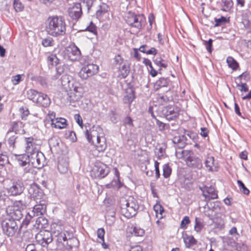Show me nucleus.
Wrapping results in <instances>:
<instances>
[{"mask_svg":"<svg viewBox=\"0 0 251 251\" xmlns=\"http://www.w3.org/2000/svg\"><path fill=\"white\" fill-rule=\"evenodd\" d=\"M61 81L62 86L66 89L70 88L71 86L73 84L72 76L67 75H63L61 77Z\"/></svg>","mask_w":251,"mask_h":251,"instance_id":"c756f323","label":"nucleus"},{"mask_svg":"<svg viewBox=\"0 0 251 251\" xmlns=\"http://www.w3.org/2000/svg\"><path fill=\"white\" fill-rule=\"evenodd\" d=\"M67 234L63 237L62 243H58L61 244L65 248L64 251H70V250L73 248H76L78 244V240L74 237L73 234L71 232H67Z\"/></svg>","mask_w":251,"mask_h":251,"instance_id":"ddd939ff","label":"nucleus"},{"mask_svg":"<svg viewBox=\"0 0 251 251\" xmlns=\"http://www.w3.org/2000/svg\"><path fill=\"white\" fill-rule=\"evenodd\" d=\"M8 162V157L6 155L0 153V165H4Z\"/></svg>","mask_w":251,"mask_h":251,"instance_id":"864d4df0","label":"nucleus"},{"mask_svg":"<svg viewBox=\"0 0 251 251\" xmlns=\"http://www.w3.org/2000/svg\"><path fill=\"white\" fill-rule=\"evenodd\" d=\"M69 90H72V91L75 93L76 94L77 93H80V98H81L82 96V89L80 87H78L77 86H74V84L71 86L70 88H69Z\"/></svg>","mask_w":251,"mask_h":251,"instance_id":"a18cd8bd","label":"nucleus"},{"mask_svg":"<svg viewBox=\"0 0 251 251\" xmlns=\"http://www.w3.org/2000/svg\"><path fill=\"white\" fill-rule=\"evenodd\" d=\"M27 97L33 102L44 107H48L50 103V99L47 95L34 89H30L27 91Z\"/></svg>","mask_w":251,"mask_h":251,"instance_id":"423d86ee","label":"nucleus"},{"mask_svg":"<svg viewBox=\"0 0 251 251\" xmlns=\"http://www.w3.org/2000/svg\"><path fill=\"white\" fill-rule=\"evenodd\" d=\"M105 234L104 230L103 228L98 229L97 231L98 237L102 241H104V235Z\"/></svg>","mask_w":251,"mask_h":251,"instance_id":"5fc2aeb1","label":"nucleus"},{"mask_svg":"<svg viewBox=\"0 0 251 251\" xmlns=\"http://www.w3.org/2000/svg\"><path fill=\"white\" fill-rule=\"evenodd\" d=\"M17 161L21 167H25L24 171L25 174L33 173V168L30 166L28 154H22L18 156Z\"/></svg>","mask_w":251,"mask_h":251,"instance_id":"6ab92c4d","label":"nucleus"},{"mask_svg":"<svg viewBox=\"0 0 251 251\" xmlns=\"http://www.w3.org/2000/svg\"><path fill=\"white\" fill-rule=\"evenodd\" d=\"M20 112L21 113V117L22 119H25V118L29 114L28 109L25 107H22L20 108Z\"/></svg>","mask_w":251,"mask_h":251,"instance_id":"49530a36","label":"nucleus"},{"mask_svg":"<svg viewBox=\"0 0 251 251\" xmlns=\"http://www.w3.org/2000/svg\"><path fill=\"white\" fill-rule=\"evenodd\" d=\"M80 51L75 46H70L64 50H60L58 54L66 60L72 61L77 60L80 56Z\"/></svg>","mask_w":251,"mask_h":251,"instance_id":"0eeeda50","label":"nucleus"},{"mask_svg":"<svg viewBox=\"0 0 251 251\" xmlns=\"http://www.w3.org/2000/svg\"><path fill=\"white\" fill-rule=\"evenodd\" d=\"M159 164V163L157 161H155L154 167H155V175H156V178H159L160 176Z\"/></svg>","mask_w":251,"mask_h":251,"instance_id":"13d9d810","label":"nucleus"},{"mask_svg":"<svg viewBox=\"0 0 251 251\" xmlns=\"http://www.w3.org/2000/svg\"><path fill=\"white\" fill-rule=\"evenodd\" d=\"M47 33L54 37L64 36L66 34V24L64 19L60 16H50L46 23Z\"/></svg>","mask_w":251,"mask_h":251,"instance_id":"f03ea898","label":"nucleus"},{"mask_svg":"<svg viewBox=\"0 0 251 251\" xmlns=\"http://www.w3.org/2000/svg\"><path fill=\"white\" fill-rule=\"evenodd\" d=\"M88 142L95 146L99 152L104 151L107 148L106 140L103 129L99 126H93L85 132Z\"/></svg>","mask_w":251,"mask_h":251,"instance_id":"f257e3e1","label":"nucleus"},{"mask_svg":"<svg viewBox=\"0 0 251 251\" xmlns=\"http://www.w3.org/2000/svg\"><path fill=\"white\" fill-rule=\"evenodd\" d=\"M109 172V168L104 164L96 162L91 172V176L95 178H102L107 176Z\"/></svg>","mask_w":251,"mask_h":251,"instance_id":"9d476101","label":"nucleus"},{"mask_svg":"<svg viewBox=\"0 0 251 251\" xmlns=\"http://www.w3.org/2000/svg\"><path fill=\"white\" fill-rule=\"evenodd\" d=\"M13 4L14 8L17 12H20L24 9V5L19 0H14Z\"/></svg>","mask_w":251,"mask_h":251,"instance_id":"a19ab883","label":"nucleus"},{"mask_svg":"<svg viewBox=\"0 0 251 251\" xmlns=\"http://www.w3.org/2000/svg\"><path fill=\"white\" fill-rule=\"evenodd\" d=\"M68 95L69 96L70 101H75L80 99L79 93H77L76 94H75V92L72 91L71 90H69Z\"/></svg>","mask_w":251,"mask_h":251,"instance_id":"4c0bfd02","label":"nucleus"},{"mask_svg":"<svg viewBox=\"0 0 251 251\" xmlns=\"http://www.w3.org/2000/svg\"><path fill=\"white\" fill-rule=\"evenodd\" d=\"M237 183L241 191H242L245 195H248L249 194L250 191L248 188L246 187L242 181L238 180Z\"/></svg>","mask_w":251,"mask_h":251,"instance_id":"ea45409f","label":"nucleus"},{"mask_svg":"<svg viewBox=\"0 0 251 251\" xmlns=\"http://www.w3.org/2000/svg\"><path fill=\"white\" fill-rule=\"evenodd\" d=\"M21 81V75H16L12 77V82L14 85L18 84Z\"/></svg>","mask_w":251,"mask_h":251,"instance_id":"6e6d98bb","label":"nucleus"},{"mask_svg":"<svg viewBox=\"0 0 251 251\" xmlns=\"http://www.w3.org/2000/svg\"><path fill=\"white\" fill-rule=\"evenodd\" d=\"M75 119L78 125L80 126H82V120L81 116L79 114H75Z\"/></svg>","mask_w":251,"mask_h":251,"instance_id":"e2e57ef3","label":"nucleus"},{"mask_svg":"<svg viewBox=\"0 0 251 251\" xmlns=\"http://www.w3.org/2000/svg\"><path fill=\"white\" fill-rule=\"evenodd\" d=\"M157 52V50L154 48H151V49L147 50L146 53L148 54L155 55Z\"/></svg>","mask_w":251,"mask_h":251,"instance_id":"69168bd1","label":"nucleus"},{"mask_svg":"<svg viewBox=\"0 0 251 251\" xmlns=\"http://www.w3.org/2000/svg\"><path fill=\"white\" fill-rule=\"evenodd\" d=\"M86 30H87L88 31L93 33H95L96 32V26L95 25L92 23V22H91V24L90 25H89V26H88L87 28H86Z\"/></svg>","mask_w":251,"mask_h":251,"instance_id":"4d7b16f0","label":"nucleus"},{"mask_svg":"<svg viewBox=\"0 0 251 251\" xmlns=\"http://www.w3.org/2000/svg\"><path fill=\"white\" fill-rule=\"evenodd\" d=\"M154 210L156 213H159L162 215L164 212L163 208L160 205H156L154 207Z\"/></svg>","mask_w":251,"mask_h":251,"instance_id":"bf43d9fd","label":"nucleus"},{"mask_svg":"<svg viewBox=\"0 0 251 251\" xmlns=\"http://www.w3.org/2000/svg\"><path fill=\"white\" fill-rule=\"evenodd\" d=\"M67 121L66 119L62 118H57L55 119V121L53 123H51V126L52 127L62 129L65 128L67 126Z\"/></svg>","mask_w":251,"mask_h":251,"instance_id":"c85d7f7f","label":"nucleus"},{"mask_svg":"<svg viewBox=\"0 0 251 251\" xmlns=\"http://www.w3.org/2000/svg\"><path fill=\"white\" fill-rule=\"evenodd\" d=\"M176 156L178 158L183 157L187 165L190 167L201 169L202 167L201 160L194 155V153L190 151H182L181 153L176 151Z\"/></svg>","mask_w":251,"mask_h":251,"instance_id":"39448f33","label":"nucleus"},{"mask_svg":"<svg viewBox=\"0 0 251 251\" xmlns=\"http://www.w3.org/2000/svg\"><path fill=\"white\" fill-rule=\"evenodd\" d=\"M95 0H83L80 3L82 6L87 7L88 11L90 10Z\"/></svg>","mask_w":251,"mask_h":251,"instance_id":"79ce46f5","label":"nucleus"},{"mask_svg":"<svg viewBox=\"0 0 251 251\" xmlns=\"http://www.w3.org/2000/svg\"><path fill=\"white\" fill-rule=\"evenodd\" d=\"M222 2L224 6L222 10L224 11H228L233 6L232 0H222Z\"/></svg>","mask_w":251,"mask_h":251,"instance_id":"c9c22d12","label":"nucleus"},{"mask_svg":"<svg viewBox=\"0 0 251 251\" xmlns=\"http://www.w3.org/2000/svg\"><path fill=\"white\" fill-rule=\"evenodd\" d=\"M226 62L229 67L231 68L233 70H236L238 67V63L232 57H228L226 59Z\"/></svg>","mask_w":251,"mask_h":251,"instance_id":"f704fd0d","label":"nucleus"},{"mask_svg":"<svg viewBox=\"0 0 251 251\" xmlns=\"http://www.w3.org/2000/svg\"><path fill=\"white\" fill-rule=\"evenodd\" d=\"M69 163L66 159L59 158L58 170L61 174H65L68 170Z\"/></svg>","mask_w":251,"mask_h":251,"instance_id":"a878e982","label":"nucleus"},{"mask_svg":"<svg viewBox=\"0 0 251 251\" xmlns=\"http://www.w3.org/2000/svg\"><path fill=\"white\" fill-rule=\"evenodd\" d=\"M126 21L129 25L139 29L144 24L145 18L143 15H136L134 13L129 12L126 16Z\"/></svg>","mask_w":251,"mask_h":251,"instance_id":"6e6552de","label":"nucleus"},{"mask_svg":"<svg viewBox=\"0 0 251 251\" xmlns=\"http://www.w3.org/2000/svg\"><path fill=\"white\" fill-rule=\"evenodd\" d=\"M36 242L42 247H46L52 241V234L47 230L41 231L35 236Z\"/></svg>","mask_w":251,"mask_h":251,"instance_id":"2eb2a0df","label":"nucleus"},{"mask_svg":"<svg viewBox=\"0 0 251 251\" xmlns=\"http://www.w3.org/2000/svg\"><path fill=\"white\" fill-rule=\"evenodd\" d=\"M54 43L53 39L50 37L43 39L42 41V44L45 47H51L53 46Z\"/></svg>","mask_w":251,"mask_h":251,"instance_id":"e433bc0d","label":"nucleus"},{"mask_svg":"<svg viewBox=\"0 0 251 251\" xmlns=\"http://www.w3.org/2000/svg\"><path fill=\"white\" fill-rule=\"evenodd\" d=\"M48 116L49 118V119L50 120L51 123H53L55 121V119L56 118H55V113L53 112V111H49V113L48 114Z\"/></svg>","mask_w":251,"mask_h":251,"instance_id":"052dcab7","label":"nucleus"},{"mask_svg":"<svg viewBox=\"0 0 251 251\" xmlns=\"http://www.w3.org/2000/svg\"><path fill=\"white\" fill-rule=\"evenodd\" d=\"M195 223L194 230L197 233H200L204 226L203 221L201 219L196 217Z\"/></svg>","mask_w":251,"mask_h":251,"instance_id":"473e14b6","label":"nucleus"},{"mask_svg":"<svg viewBox=\"0 0 251 251\" xmlns=\"http://www.w3.org/2000/svg\"><path fill=\"white\" fill-rule=\"evenodd\" d=\"M24 190V186L21 181H17L12 183L11 186L7 189V192L11 196H18L21 194Z\"/></svg>","mask_w":251,"mask_h":251,"instance_id":"aec40b11","label":"nucleus"},{"mask_svg":"<svg viewBox=\"0 0 251 251\" xmlns=\"http://www.w3.org/2000/svg\"><path fill=\"white\" fill-rule=\"evenodd\" d=\"M164 152L165 150L162 148H156L155 150V154L158 158H160L163 155Z\"/></svg>","mask_w":251,"mask_h":251,"instance_id":"603ef678","label":"nucleus"},{"mask_svg":"<svg viewBox=\"0 0 251 251\" xmlns=\"http://www.w3.org/2000/svg\"><path fill=\"white\" fill-rule=\"evenodd\" d=\"M163 176L165 178H168L171 175L172 169L168 164H165L163 167Z\"/></svg>","mask_w":251,"mask_h":251,"instance_id":"58836bf2","label":"nucleus"},{"mask_svg":"<svg viewBox=\"0 0 251 251\" xmlns=\"http://www.w3.org/2000/svg\"><path fill=\"white\" fill-rule=\"evenodd\" d=\"M99 70V67L94 64H88L85 65L79 73V76L83 79H86L89 77L96 74Z\"/></svg>","mask_w":251,"mask_h":251,"instance_id":"4468645a","label":"nucleus"},{"mask_svg":"<svg viewBox=\"0 0 251 251\" xmlns=\"http://www.w3.org/2000/svg\"><path fill=\"white\" fill-rule=\"evenodd\" d=\"M133 233L136 236H142L144 234V230L140 227H134L133 229Z\"/></svg>","mask_w":251,"mask_h":251,"instance_id":"37998d69","label":"nucleus"},{"mask_svg":"<svg viewBox=\"0 0 251 251\" xmlns=\"http://www.w3.org/2000/svg\"><path fill=\"white\" fill-rule=\"evenodd\" d=\"M121 212L126 218H130L136 214L139 208L137 201L132 196L121 200Z\"/></svg>","mask_w":251,"mask_h":251,"instance_id":"20e7f679","label":"nucleus"},{"mask_svg":"<svg viewBox=\"0 0 251 251\" xmlns=\"http://www.w3.org/2000/svg\"><path fill=\"white\" fill-rule=\"evenodd\" d=\"M9 198L5 195H0V204L3 203L4 205L9 204L10 202Z\"/></svg>","mask_w":251,"mask_h":251,"instance_id":"09e8293b","label":"nucleus"},{"mask_svg":"<svg viewBox=\"0 0 251 251\" xmlns=\"http://www.w3.org/2000/svg\"><path fill=\"white\" fill-rule=\"evenodd\" d=\"M200 188L202 191V195L205 197V199L209 200L218 198L217 193L213 187L210 186L208 187L204 186L202 187H200Z\"/></svg>","mask_w":251,"mask_h":251,"instance_id":"5701e85b","label":"nucleus"},{"mask_svg":"<svg viewBox=\"0 0 251 251\" xmlns=\"http://www.w3.org/2000/svg\"><path fill=\"white\" fill-rule=\"evenodd\" d=\"M187 138L185 135L176 136L173 139V142L176 144L179 148H183L186 144Z\"/></svg>","mask_w":251,"mask_h":251,"instance_id":"bb28decb","label":"nucleus"},{"mask_svg":"<svg viewBox=\"0 0 251 251\" xmlns=\"http://www.w3.org/2000/svg\"><path fill=\"white\" fill-rule=\"evenodd\" d=\"M215 24L214 26H219L224 24L226 22V19L225 17H221L220 18L215 19Z\"/></svg>","mask_w":251,"mask_h":251,"instance_id":"c03bdc74","label":"nucleus"},{"mask_svg":"<svg viewBox=\"0 0 251 251\" xmlns=\"http://www.w3.org/2000/svg\"><path fill=\"white\" fill-rule=\"evenodd\" d=\"M32 202V200L28 202L23 201L22 200L16 201L11 202V204L6 208V213L9 217L8 219L14 220H19L22 217V210L28 205Z\"/></svg>","mask_w":251,"mask_h":251,"instance_id":"7ed1b4c3","label":"nucleus"},{"mask_svg":"<svg viewBox=\"0 0 251 251\" xmlns=\"http://www.w3.org/2000/svg\"><path fill=\"white\" fill-rule=\"evenodd\" d=\"M16 220L5 218L1 222V227L3 233L9 237L15 235L18 229Z\"/></svg>","mask_w":251,"mask_h":251,"instance_id":"1a4fd4ad","label":"nucleus"},{"mask_svg":"<svg viewBox=\"0 0 251 251\" xmlns=\"http://www.w3.org/2000/svg\"><path fill=\"white\" fill-rule=\"evenodd\" d=\"M68 12L69 16L73 19H78L82 13L81 4L80 3H75L68 9Z\"/></svg>","mask_w":251,"mask_h":251,"instance_id":"4be33fe9","label":"nucleus"},{"mask_svg":"<svg viewBox=\"0 0 251 251\" xmlns=\"http://www.w3.org/2000/svg\"><path fill=\"white\" fill-rule=\"evenodd\" d=\"M124 124L129 126H133L132 120L129 117H126L124 120Z\"/></svg>","mask_w":251,"mask_h":251,"instance_id":"680f3d73","label":"nucleus"},{"mask_svg":"<svg viewBox=\"0 0 251 251\" xmlns=\"http://www.w3.org/2000/svg\"><path fill=\"white\" fill-rule=\"evenodd\" d=\"M205 166L207 170L209 171H217V163L215 160L213 156H208L207 157L205 162Z\"/></svg>","mask_w":251,"mask_h":251,"instance_id":"b1692460","label":"nucleus"},{"mask_svg":"<svg viewBox=\"0 0 251 251\" xmlns=\"http://www.w3.org/2000/svg\"><path fill=\"white\" fill-rule=\"evenodd\" d=\"M29 161L34 168H41L45 163V157L44 154L40 151H35L27 154Z\"/></svg>","mask_w":251,"mask_h":251,"instance_id":"9b49d317","label":"nucleus"},{"mask_svg":"<svg viewBox=\"0 0 251 251\" xmlns=\"http://www.w3.org/2000/svg\"><path fill=\"white\" fill-rule=\"evenodd\" d=\"M46 212V205L44 203H41L36 204L33 210L28 213L26 216L25 220L23 224L27 225L31 218L34 216H39L43 215Z\"/></svg>","mask_w":251,"mask_h":251,"instance_id":"f8f14e48","label":"nucleus"},{"mask_svg":"<svg viewBox=\"0 0 251 251\" xmlns=\"http://www.w3.org/2000/svg\"><path fill=\"white\" fill-rule=\"evenodd\" d=\"M25 251H37L35 248L33 244H29L27 246Z\"/></svg>","mask_w":251,"mask_h":251,"instance_id":"774afa93","label":"nucleus"},{"mask_svg":"<svg viewBox=\"0 0 251 251\" xmlns=\"http://www.w3.org/2000/svg\"><path fill=\"white\" fill-rule=\"evenodd\" d=\"M190 221L188 216H185L181 222L180 227L183 229H186L187 227V225L189 224Z\"/></svg>","mask_w":251,"mask_h":251,"instance_id":"de8ad7c7","label":"nucleus"},{"mask_svg":"<svg viewBox=\"0 0 251 251\" xmlns=\"http://www.w3.org/2000/svg\"><path fill=\"white\" fill-rule=\"evenodd\" d=\"M213 40L211 39H209L208 41H204V45L206 47V49L207 51L211 53L212 51V46Z\"/></svg>","mask_w":251,"mask_h":251,"instance_id":"3c124183","label":"nucleus"},{"mask_svg":"<svg viewBox=\"0 0 251 251\" xmlns=\"http://www.w3.org/2000/svg\"><path fill=\"white\" fill-rule=\"evenodd\" d=\"M168 81L164 78H160L156 81L154 84V88L156 90H159L163 87H167L168 85Z\"/></svg>","mask_w":251,"mask_h":251,"instance_id":"72a5a7b5","label":"nucleus"},{"mask_svg":"<svg viewBox=\"0 0 251 251\" xmlns=\"http://www.w3.org/2000/svg\"><path fill=\"white\" fill-rule=\"evenodd\" d=\"M162 112L167 119L172 120L178 116L179 109L174 106H167L163 108Z\"/></svg>","mask_w":251,"mask_h":251,"instance_id":"a211bd4d","label":"nucleus"},{"mask_svg":"<svg viewBox=\"0 0 251 251\" xmlns=\"http://www.w3.org/2000/svg\"><path fill=\"white\" fill-rule=\"evenodd\" d=\"M51 234L56 238V241L58 243H62L63 237H65L67 232L69 231L63 230V226L56 223H53L51 226Z\"/></svg>","mask_w":251,"mask_h":251,"instance_id":"dca6fc26","label":"nucleus"},{"mask_svg":"<svg viewBox=\"0 0 251 251\" xmlns=\"http://www.w3.org/2000/svg\"><path fill=\"white\" fill-rule=\"evenodd\" d=\"M135 98L134 92L131 88H128L126 90V95L123 98V101L125 103L130 104Z\"/></svg>","mask_w":251,"mask_h":251,"instance_id":"cd10ccee","label":"nucleus"},{"mask_svg":"<svg viewBox=\"0 0 251 251\" xmlns=\"http://www.w3.org/2000/svg\"><path fill=\"white\" fill-rule=\"evenodd\" d=\"M48 60L50 62V63L52 65H57L58 63V59L57 57L55 55H51L49 56L48 57Z\"/></svg>","mask_w":251,"mask_h":251,"instance_id":"8fccbe9b","label":"nucleus"},{"mask_svg":"<svg viewBox=\"0 0 251 251\" xmlns=\"http://www.w3.org/2000/svg\"><path fill=\"white\" fill-rule=\"evenodd\" d=\"M28 193L33 198L35 199H38V197H40L42 195V193L40 191L39 187L35 183H33L30 185L29 188L28 189Z\"/></svg>","mask_w":251,"mask_h":251,"instance_id":"393cba45","label":"nucleus"},{"mask_svg":"<svg viewBox=\"0 0 251 251\" xmlns=\"http://www.w3.org/2000/svg\"><path fill=\"white\" fill-rule=\"evenodd\" d=\"M129 251H145L140 246H135L131 247Z\"/></svg>","mask_w":251,"mask_h":251,"instance_id":"0e129e2a","label":"nucleus"},{"mask_svg":"<svg viewBox=\"0 0 251 251\" xmlns=\"http://www.w3.org/2000/svg\"><path fill=\"white\" fill-rule=\"evenodd\" d=\"M5 142L9 150H13L16 147V144L18 141V138L16 132L9 130L5 136Z\"/></svg>","mask_w":251,"mask_h":251,"instance_id":"412c9836","label":"nucleus"},{"mask_svg":"<svg viewBox=\"0 0 251 251\" xmlns=\"http://www.w3.org/2000/svg\"><path fill=\"white\" fill-rule=\"evenodd\" d=\"M25 151L27 154L32 153L39 151L40 144L37 143L38 141L32 137L25 138L24 139Z\"/></svg>","mask_w":251,"mask_h":251,"instance_id":"f3484780","label":"nucleus"},{"mask_svg":"<svg viewBox=\"0 0 251 251\" xmlns=\"http://www.w3.org/2000/svg\"><path fill=\"white\" fill-rule=\"evenodd\" d=\"M183 241L187 248H190L196 244V240L192 235H188L187 234L183 235Z\"/></svg>","mask_w":251,"mask_h":251,"instance_id":"7c9ffc66","label":"nucleus"},{"mask_svg":"<svg viewBox=\"0 0 251 251\" xmlns=\"http://www.w3.org/2000/svg\"><path fill=\"white\" fill-rule=\"evenodd\" d=\"M158 101L161 103H163V102H167L169 100V99L167 96H159L158 98Z\"/></svg>","mask_w":251,"mask_h":251,"instance_id":"338daca9","label":"nucleus"},{"mask_svg":"<svg viewBox=\"0 0 251 251\" xmlns=\"http://www.w3.org/2000/svg\"><path fill=\"white\" fill-rule=\"evenodd\" d=\"M47 225L48 220L43 217H39L36 220L35 226L37 228H46Z\"/></svg>","mask_w":251,"mask_h":251,"instance_id":"2f4dec72","label":"nucleus"}]
</instances>
